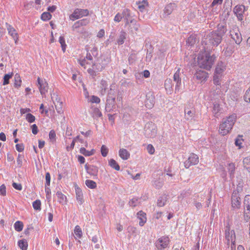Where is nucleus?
<instances>
[{"label":"nucleus","instance_id":"nucleus-1","mask_svg":"<svg viewBox=\"0 0 250 250\" xmlns=\"http://www.w3.org/2000/svg\"><path fill=\"white\" fill-rule=\"evenodd\" d=\"M227 31L226 28L223 25H219L217 31L212 32L207 35L203 41L206 44H210L217 46L221 42L223 36Z\"/></svg>","mask_w":250,"mask_h":250},{"label":"nucleus","instance_id":"nucleus-2","mask_svg":"<svg viewBox=\"0 0 250 250\" xmlns=\"http://www.w3.org/2000/svg\"><path fill=\"white\" fill-rule=\"evenodd\" d=\"M215 57L210 56L208 52L205 51L200 53L198 57V63L200 67L209 70L214 62Z\"/></svg>","mask_w":250,"mask_h":250},{"label":"nucleus","instance_id":"nucleus-3","mask_svg":"<svg viewBox=\"0 0 250 250\" xmlns=\"http://www.w3.org/2000/svg\"><path fill=\"white\" fill-rule=\"evenodd\" d=\"M236 120V115L235 114H233L226 118L223 119L219 127V133L223 136L229 133L232 129Z\"/></svg>","mask_w":250,"mask_h":250},{"label":"nucleus","instance_id":"nucleus-4","mask_svg":"<svg viewBox=\"0 0 250 250\" xmlns=\"http://www.w3.org/2000/svg\"><path fill=\"white\" fill-rule=\"evenodd\" d=\"M226 69V65L224 62H219L216 67L213 76V83L215 85H220L223 73Z\"/></svg>","mask_w":250,"mask_h":250},{"label":"nucleus","instance_id":"nucleus-5","mask_svg":"<svg viewBox=\"0 0 250 250\" xmlns=\"http://www.w3.org/2000/svg\"><path fill=\"white\" fill-rule=\"evenodd\" d=\"M157 133V127L153 123L150 122L146 124L144 128V133L146 137L153 138L156 136Z\"/></svg>","mask_w":250,"mask_h":250},{"label":"nucleus","instance_id":"nucleus-6","mask_svg":"<svg viewBox=\"0 0 250 250\" xmlns=\"http://www.w3.org/2000/svg\"><path fill=\"white\" fill-rule=\"evenodd\" d=\"M115 107V96L112 93V91L108 93L106 100L105 109L109 112Z\"/></svg>","mask_w":250,"mask_h":250},{"label":"nucleus","instance_id":"nucleus-7","mask_svg":"<svg viewBox=\"0 0 250 250\" xmlns=\"http://www.w3.org/2000/svg\"><path fill=\"white\" fill-rule=\"evenodd\" d=\"M91 68L87 69V72L90 75L93 77L96 76L97 73H99L103 70L104 66L100 63H96L92 61V63L91 65Z\"/></svg>","mask_w":250,"mask_h":250},{"label":"nucleus","instance_id":"nucleus-8","mask_svg":"<svg viewBox=\"0 0 250 250\" xmlns=\"http://www.w3.org/2000/svg\"><path fill=\"white\" fill-rule=\"evenodd\" d=\"M89 14V11L87 9H76L73 13L69 16L71 20L74 21L80 19L83 16H86Z\"/></svg>","mask_w":250,"mask_h":250},{"label":"nucleus","instance_id":"nucleus-9","mask_svg":"<svg viewBox=\"0 0 250 250\" xmlns=\"http://www.w3.org/2000/svg\"><path fill=\"white\" fill-rule=\"evenodd\" d=\"M225 237L227 240V245H229V243L231 242V244H232L235 247V235L234 231L233 230H230V227L229 225L225 228Z\"/></svg>","mask_w":250,"mask_h":250},{"label":"nucleus","instance_id":"nucleus-10","mask_svg":"<svg viewBox=\"0 0 250 250\" xmlns=\"http://www.w3.org/2000/svg\"><path fill=\"white\" fill-rule=\"evenodd\" d=\"M229 33L230 36L235 41V43L239 44L242 41V37L238 28L236 26L233 27V28L230 30Z\"/></svg>","mask_w":250,"mask_h":250},{"label":"nucleus","instance_id":"nucleus-11","mask_svg":"<svg viewBox=\"0 0 250 250\" xmlns=\"http://www.w3.org/2000/svg\"><path fill=\"white\" fill-rule=\"evenodd\" d=\"M169 242L167 236H162L156 241L155 246L158 250H163L168 246Z\"/></svg>","mask_w":250,"mask_h":250},{"label":"nucleus","instance_id":"nucleus-12","mask_svg":"<svg viewBox=\"0 0 250 250\" xmlns=\"http://www.w3.org/2000/svg\"><path fill=\"white\" fill-rule=\"evenodd\" d=\"M199 162V158L197 155L194 153L190 154L188 159L184 162V165L186 168H188L192 165H195Z\"/></svg>","mask_w":250,"mask_h":250},{"label":"nucleus","instance_id":"nucleus-13","mask_svg":"<svg viewBox=\"0 0 250 250\" xmlns=\"http://www.w3.org/2000/svg\"><path fill=\"white\" fill-rule=\"evenodd\" d=\"M232 207L234 208H239L241 204V198L238 194V191H234L231 196Z\"/></svg>","mask_w":250,"mask_h":250},{"label":"nucleus","instance_id":"nucleus-14","mask_svg":"<svg viewBox=\"0 0 250 250\" xmlns=\"http://www.w3.org/2000/svg\"><path fill=\"white\" fill-rule=\"evenodd\" d=\"M93 60V57L90 53H87L86 57L82 60H79L80 64L84 68H86L89 66H91L92 63V61Z\"/></svg>","mask_w":250,"mask_h":250},{"label":"nucleus","instance_id":"nucleus-15","mask_svg":"<svg viewBox=\"0 0 250 250\" xmlns=\"http://www.w3.org/2000/svg\"><path fill=\"white\" fill-rule=\"evenodd\" d=\"M245 10V7L243 5H236L233 10V12L236 15L239 21H242L243 19V14Z\"/></svg>","mask_w":250,"mask_h":250},{"label":"nucleus","instance_id":"nucleus-16","mask_svg":"<svg viewBox=\"0 0 250 250\" xmlns=\"http://www.w3.org/2000/svg\"><path fill=\"white\" fill-rule=\"evenodd\" d=\"M194 77L201 83H202L207 81L208 74L206 71L200 70L196 71Z\"/></svg>","mask_w":250,"mask_h":250},{"label":"nucleus","instance_id":"nucleus-17","mask_svg":"<svg viewBox=\"0 0 250 250\" xmlns=\"http://www.w3.org/2000/svg\"><path fill=\"white\" fill-rule=\"evenodd\" d=\"M123 18L125 21V25L131 23H134L135 21L134 19L131 16L130 11L127 9H125L123 11Z\"/></svg>","mask_w":250,"mask_h":250},{"label":"nucleus","instance_id":"nucleus-18","mask_svg":"<svg viewBox=\"0 0 250 250\" xmlns=\"http://www.w3.org/2000/svg\"><path fill=\"white\" fill-rule=\"evenodd\" d=\"M38 83L41 94L42 95L45 94L47 91L48 83L45 80H41L39 77L38 78Z\"/></svg>","mask_w":250,"mask_h":250},{"label":"nucleus","instance_id":"nucleus-19","mask_svg":"<svg viewBox=\"0 0 250 250\" xmlns=\"http://www.w3.org/2000/svg\"><path fill=\"white\" fill-rule=\"evenodd\" d=\"M220 84L215 85L212 88V90L210 92V96L211 99H217L218 97H220L222 91L220 89Z\"/></svg>","mask_w":250,"mask_h":250},{"label":"nucleus","instance_id":"nucleus-20","mask_svg":"<svg viewBox=\"0 0 250 250\" xmlns=\"http://www.w3.org/2000/svg\"><path fill=\"white\" fill-rule=\"evenodd\" d=\"M173 80L176 83L175 92H178L180 90V86L181 84V79L180 77V68H178L173 76Z\"/></svg>","mask_w":250,"mask_h":250},{"label":"nucleus","instance_id":"nucleus-21","mask_svg":"<svg viewBox=\"0 0 250 250\" xmlns=\"http://www.w3.org/2000/svg\"><path fill=\"white\" fill-rule=\"evenodd\" d=\"M6 25L8 34L14 40L15 43H17L18 41V35L16 30L11 25L8 24L7 23H6Z\"/></svg>","mask_w":250,"mask_h":250},{"label":"nucleus","instance_id":"nucleus-22","mask_svg":"<svg viewBox=\"0 0 250 250\" xmlns=\"http://www.w3.org/2000/svg\"><path fill=\"white\" fill-rule=\"evenodd\" d=\"M154 103V96L150 93L146 95V100L145 102L146 106L148 108H151L153 106Z\"/></svg>","mask_w":250,"mask_h":250},{"label":"nucleus","instance_id":"nucleus-23","mask_svg":"<svg viewBox=\"0 0 250 250\" xmlns=\"http://www.w3.org/2000/svg\"><path fill=\"white\" fill-rule=\"evenodd\" d=\"M85 168L86 172L91 175L97 176L98 172V169L97 167L94 166H89L87 164H85Z\"/></svg>","mask_w":250,"mask_h":250},{"label":"nucleus","instance_id":"nucleus-24","mask_svg":"<svg viewBox=\"0 0 250 250\" xmlns=\"http://www.w3.org/2000/svg\"><path fill=\"white\" fill-rule=\"evenodd\" d=\"M175 4L174 3H169L167 5L164 10L163 17H166L169 15L175 8Z\"/></svg>","mask_w":250,"mask_h":250},{"label":"nucleus","instance_id":"nucleus-25","mask_svg":"<svg viewBox=\"0 0 250 250\" xmlns=\"http://www.w3.org/2000/svg\"><path fill=\"white\" fill-rule=\"evenodd\" d=\"M137 217L140 220L139 225L143 226L146 221V214L142 211H140L137 213Z\"/></svg>","mask_w":250,"mask_h":250},{"label":"nucleus","instance_id":"nucleus-26","mask_svg":"<svg viewBox=\"0 0 250 250\" xmlns=\"http://www.w3.org/2000/svg\"><path fill=\"white\" fill-rule=\"evenodd\" d=\"M119 155L123 160H127L130 157L129 152L125 148H121L119 151Z\"/></svg>","mask_w":250,"mask_h":250},{"label":"nucleus","instance_id":"nucleus-27","mask_svg":"<svg viewBox=\"0 0 250 250\" xmlns=\"http://www.w3.org/2000/svg\"><path fill=\"white\" fill-rule=\"evenodd\" d=\"M76 198L77 201L82 204L83 202V192L81 188L78 187H75Z\"/></svg>","mask_w":250,"mask_h":250},{"label":"nucleus","instance_id":"nucleus-28","mask_svg":"<svg viewBox=\"0 0 250 250\" xmlns=\"http://www.w3.org/2000/svg\"><path fill=\"white\" fill-rule=\"evenodd\" d=\"M195 112L194 110L185 109V117L187 120H191L194 116Z\"/></svg>","mask_w":250,"mask_h":250},{"label":"nucleus","instance_id":"nucleus-29","mask_svg":"<svg viewBox=\"0 0 250 250\" xmlns=\"http://www.w3.org/2000/svg\"><path fill=\"white\" fill-rule=\"evenodd\" d=\"M95 151V150L94 149H92L90 151H88L84 147H81L80 150V153L85 156H91L94 154Z\"/></svg>","mask_w":250,"mask_h":250},{"label":"nucleus","instance_id":"nucleus-30","mask_svg":"<svg viewBox=\"0 0 250 250\" xmlns=\"http://www.w3.org/2000/svg\"><path fill=\"white\" fill-rule=\"evenodd\" d=\"M228 171L231 179L234 177V173L235 170V166L233 163H229L228 165Z\"/></svg>","mask_w":250,"mask_h":250},{"label":"nucleus","instance_id":"nucleus-31","mask_svg":"<svg viewBox=\"0 0 250 250\" xmlns=\"http://www.w3.org/2000/svg\"><path fill=\"white\" fill-rule=\"evenodd\" d=\"M167 200V196L166 195H163L160 197L157 201V205L159 207H163L166 204Z\"/></svg>","mask_w":250,"mask_h":250},{"label":"nucleus","instance_id":"nucleus-32","mask_svg":"<svg viewBox=\"0 0 250 250\" xmlns=\"http://www.w3.org/2000/svg\"><path fill=\"white\" fill-rule=\"evenodd\" d=\"M244 208H247V210L250 211V195H247L244 198Z\"/></svg>","mask_w":250,"mask_h":250},{"label":"nucleus","instance_id":"nucleus-33","mask_svg":"<svg viewBox=\"0 0 250 250\" xmlns=\"http://www.w3.org/2000/svg\"><path fill=\"white\" fill-rule=\"evenodd\" d=\"M138 5V8L141 12L143 11L145 8L148 5V3L146 0H143L142 1H139L137 2Z\"/></svg>","mask_w":250,"mask_h":250},{"label":"nucleus","instance_id":"nucleus-34","mask_svg":"<svg viewBox=\"0 0 250 250\" xmlns=\"http://www.w3.org/2000/svg\"><path fill=\"white\" fill-rule=\"evenodd\" d=\"M109 165L116 170H119L120 167L115 160L111 159L109 161Z\"/></svg>","mask_w":250,"mask_h":250},{"label":"nucleus","instance_id":"nucleus-35","mask_svg":"<svg viewBox=\"0 0 250 250\" xmlns=\"http://www.w3.org/2000/svg\"><path fill=\"white\" fill-rule=\"evenodd\" d=\"M221 107L220 104L218 103L215 102L213 103V107L212 110L213 113L214 114L215 116H217L218 115L217 114L218 113H219Z\"/></svg>","mask_w":250,"mask_h":250},{"label":"nucleus","instance_id":"nucleus-36","mask_svg":"<svg viewBox=\"0 0 250 250\" xmlns=\"http://www.w3.org/2000/svg\"><path fill=\"white\" fill-rule=\"evenodd\" d=\"M18 245H19V246L20 247V248L22 250H27V247H28V244H27V241L25 240L22 239V240H20L18 242Z\"/></svg>","mask_w":250,"mask_h":250},{"label":"nucleus","instance_id":"nucleus-37","mask_svg":"<svg viewBox=\"0 0 250 250\" xmlns=\"http://www.w3.org/2000/svg\"><path fill=\"white\" fill-rule=\"evenodd\" d=\"M74 232L76 235V236L78 237V238H81L82 237L83 232L79 226L77 225L75 227L74 230Z\"/></svg>","mask_w":250,"mask_h":250},{"label":"nucleus","instance_id":"nucleus-38","mask_svg":"<svg viewBox=\"0 0 250 250\" xmlns=\"http://www.w3.org/2000/svg\"><path fill=\"white\" fill-rule=\"evenodd\" d=\"M102 116L101 112L100 111L99 108L94 107L92 109V116L93 118H99Z\"/></svg>","mask_w":250,"mask_h":250},{"label":"nucleus","instance_id":"nucleus-39","mask_svg":"<svg viewBox=\"0 0 250 250\" xmlns=\"http://www.w3.org/2000/svg\"><path fill=\"white\" fill-rule=\"evenodd\" d=\"M196 42L195 35H190L187 40V43L189 45L192 46L194 45Z\"/></svg>","mask_w":250,"mask_h":250},{"label":"nucleus","instance_id":"nucleus-40","mask_svg":"<svg viewBox=\"0 0 250 250\" xmlns=\"http://www.w3.org/2000/svg\"><path fill=\"white\" fill-rule=\"evenodd\" d=\"M243 164L244 167L249 172H250V158L248 157L245 158L243 160Z\"/></svg>","mask_w":250,"mask_h":250},{"label":"nucleus","instance_id":"nucleus-41","mask_svg":"<svg viewBox=\"0 0 250 250\" xmlns=\"http://www.w3.org/2000/svg\"><path fill=\"white\" fill-rule=\"evenodd\" d=\"M85 185L87 187L92 189L95 188L97 187L96 182L90 180H86L85 181Z\"/></svg>","mask_w":250,"mask_h":250},{"label":"nucleus","instance_id":"nucleus-42","mask_svg":"<svg viewBox=\"0 0 250 250\" xmlns=\"http://www.w3.org/2000/svg\"><path fill=\"white\" fill-rule=\"evenodd\" d=\"M23 226V223L19 221L16 222L14 224V228L15 230L19 232L22 230Z\"/></svg>","mask_w":250,"mask_h":250},{"label":"nucleus","instance_id":"nucleus-43","mask_svg":"<svg viewBox=\"0 0 250 250\" xmlns=\"http://www.w3.org/2000/svg\"><path fill=\"white\" fill-rule=\"evenodd\" d=\"M126 33L124 31H122L120 35L119 38L117 41L119 44H122L124 42V41L125 39Z\"/></svg>","mask_w":250,"mask_h":250},{"label":"nucleus","instance_id":"nucleus-44","mask_svg":"<svg viewBox=\"0 0 250 250\" xmlns=\"http://www.w3.org/2000/svg\"><path fill=\"white\" fill-rule=\"evenodd\" d=\"M15 83H14V86L16 87H19L21 86V80L20 75L18 74H16L15 75Z\"/></svg>","mask_w":250,"mask_h":250},{"label":"nucleus","instance_id":"nucleus-45","mask_svg":"<svg viewBox=\"0 0 250 250\" xmlns=\"http://www.w3.org/2000/svg\"><path fill=\"white\" fill-rule=\"evenodd\" d=\"M41 202L39 200H37L33 203V207L35 210H40L41 209Z\"/></svg>","mask_w":250,"mask_h":250},{"label":"nucleus","instance_id":"nucleus-46","mask_svg":"<svg viewBox=\"0 0 250 250\" xmlns=\"http://www.w3.org/2000/svg\"><path fill=\"white\" fill-rule=\"evenodd\" d=\"M59 42L61 45L63 52H64L66 49V44H65V40L63 37L61 36L60 37Z\"/></svg>","mask_w":250,"mask_h":250},{"label":"nucleus","instance_id":"nucleus-47","mask_svg":"<svg viewBox=\"0 0 250 250\" xmlns=\"http://www.w3.org/2000/svg\"><path fill=\"white\" fill-rule=\"evenodd\" d=\"M51 15L49 12H44L41 15V19L43 21H47L51 18Z\"/></svg>","mask_w":250,"mask_h":250},{"label":"nucleus","instance_id":"nucleus-48","mask_svg":"<svg viewBox=\"0 0 250 250\" xmlns=\"http://www.w3.org/2000/svg\"><path fill=\"white\" fill-rule=\"evenodd\" d=\"M101 152L103 157L107 156L108 152V149L105 145H102L101 148Z\"/></svg>","mask_w":250,"mask_h":250},{"label":"nucleus","instance_id":"nucleus-49","mask_svg":"<svg viewBox=\"0 0 250 250\" xmlns=\"http://www.w3.org/2000/svg\"><path fill=\"white\" fill-rule=\"evenodd\" d=\"M165 86L166 89L167 90L168 89H170L172 88V81L170 79H167L165 82Z\"/></svg>","mask_w":250,"mask_h":250},{"label":"nucleus","instance_id":"nucleus-50","mask_svg":"<svg viewBox=\"0 0 250 250\" xmlns=\"http://www.w3.org/2000/svg\"><path fill=\"white\" fill-rule=\"evenodd\" d=\"M26 120L31 123L35 121V117L31 113H27L26 115Z\"/></svg>","mask_w":250,"mask_h":250},{"label":"nucleus","instance_id":"nucleus-51","mask_svg":"<svg viewBox=\"0 0 250 250\" xmlns=\"http://www.w3.org/2000/svg\"><path fill=\"white\" fill-rule=\"evenodd\" d=\"M13 74H5L3 77V85H6L9 83V80L12 77Z\"/></svg>","mask_w":250,"mask_h":250},{"label":"nucleus","instance_id":"nucleus-52","mask_svg":"<svg viewBox=\"0 0 250 250\" xmlns=\"http://www.w3.org/2000/svg\"><path fill=\"white\" fill-rule=\"evenodd\" d=\"M138 203V199L136 198H132L129 202V204L130 206L135 207L137 206Z\"/></svg>","mask_w":250,"mask_h":250},{"label":"nucleus","instance_id":"nucleus-53","mask_svg":"<svg viewBox=\"0 0 250 250\" xmlns=\"http://www.w3.org/2000/svg\"><path fill=\"white\" fill-rule=\"evenodd\" d=\"M49 139L54 142L56 140V133L54 130H51L49 133Z\"/></svg>","mask_w":250,"mask_h":250},{"label":"nucleus","instance_id":"nucleus-54","mask_svg":"<svg viewBox=\"0 0 250 250\" xmlns=\"http://www.w3.org/2000/svg\"><path fill=\"white\" fill-rule=\"evenodd\" d=\"M242 137V136H240V135L235 139V144L236 146L241 148V145L242 144V142L243 140L242 138H240Z\"/></svg>","mask_w":250,"mask_h":250},{"label":"nucleus","instance_id":"nucleus-55","mask_svg":"<svg viewBox=\"0 0 250 250\" xmlns=\"http://www.w3.org/2000/svg\"><path fill=\"white\" fill-rule=\"evenodd\" d=\"M245 101L247 102H250V88L246 91L244 96Z\"/></svg>","mask_w":250,"mask_h":250},{"label":"nucleus","instance_id":"nucleus-56","mask_svg":"<svg viewBox=\"0 0 250 250\" xmlns=\"http://www.w3.org/2000/svg\"><path fill=\"white\" fill-rule=\"evenodd\" d=\"M123 18H124L123 13L122 14L118 13L115 16L114 21L116 22H120Z\"/></svg>","mask_w":250,"mask_h":250},{"label":"nucleus","instance_id":"nucleus-57","mask_svg":"<svg viewBox=\"0 0 250 250\" xmlns=\"http://www.w3.org/2000/svg\"><path fill=\"white\" fill-rule=\"evenodd\" d=\"M146 149H147V152L150 154H154V153L155 152V149L152 145L149 144V145H147Z\"/></svg>","mask_w":250,"mask_h":250},{"label":"nucleus","instance_id":"nucleus-58","mask_svg":"<svg viewBox=\"0 0 250 250\" xmlns=\"http://www.w3.org/2000/svg\"><path fill=\"white\" fill-rule=\"evenodd\" d=\"M90 102L92 103L99 104L100 102V99L98 97L93 95L91 98Z\"/></svg>","mask_w":250,"mask_h":250},{"label":"nucleus","instance_id":"nucleus-59","mask_svg":"<svg viewBox=\"0 0 250 250\" xmlns=\"http://www.w3.org/2000/svg\"><path fill=\"white\" fill-rule=\"evenodd\" d=\"M6 194V187L4 185L0 186V195L5 196Z\"/></svg>","mask_w":250,"mask_h":250},{"label":"nucleus","instance_id":"nucleus-60","mask_svg":"<svg viewBox=\"0 0 250 250\" xmlns=\"http://www.w3.org/2000/svg\"><path fill=\"white\" fill-rule=\"evenodd\" d=\"M101 88L102 89V91L104 90V91H105L107 86V83L106 81L102 80L101 81Z\"/></svg>","mask_w":250,"mask_h":250},{"label":"nucleus","instance_id":"nucleus-61","mask_svg":"<svg viewBox=\"0 0 250 250\" xmlns=\"http://www.w3.org/2000/svg\"><path fill=\"white\" fill-rule=\"evenodd\" d=\"M81 27L80 23L79 21H76L74 23L72 27V29L73 31H78L77 29Z\"/></svg>","mask_w":250,"mask_h":250},{"label":"nucleus","instance_id":"nucleus-62","mask_svg":"<svg viewBox=\"0 0 250 250\" xmlns=\"http://www.w3.org/2000/svg\"><path fill=\"white\" fill-rule=\"evenodd\" d=\"M79 138V136H77L76 137L73 139L72 142L71 143L70 146L67 147V150L68 151L69 149H73L75 146V142L77 141V139Z\"/></svg>","mask_w":250,"mask_h":250},{"label":"nucleus","instance_id":"nucleus-63","mask_svg":"<svg viewBox=\"0 0 250 250\" xmlns=\"http://www.w3.org/2000/svg\"><path fill=\"white\" fill-rule=\"evenodd\" d=\"M16 148L18 151L22 152L24 150V145L23 144H18L16 145Z\"/></svg>","mask_w":250,"mask_h":250},{"label":"nucleus","instance_id":"nucleus-64","mask_svg":"<svg viewBox=\"0 0 250 250\" xmlns=\"http://www.w3.org/2000/svg\"><path fill=\"white\" fill-rule=\"evenodd\" d=\"M56 195L58 198L60 199L59 202H62L64 201V198H65V196L63 194H62L61 192H57Z\"/></svg>","mask_w":250,"mask_h":250}]
</instances>
